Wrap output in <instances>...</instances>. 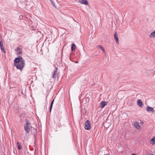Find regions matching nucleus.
Listing matches in <instances>:
<instances>
[{
  "label": "nucleus",
  "mask_w": 155,
  "mask_h": 155,
  "mask_svg": "<svg viewBox=\"0 0 155 155\" xmlns=\"http://www.w3.org/2000/svg\"><path fill=\"white\" fill-rule=\"evenodd\" d=\"M25 61L22 58H21V61L20 63L16 64L15 66H16L17 68L22 71L25 65Z\"/></svg>",
  "instance_id": "1"
},
{
  "label": "nucleus",
  "mask_w": 155,
  "mask_h": 155,
  "mask_svg": "<svg viewBox=\"0 0 155 155\" xmlns=\"http://www.w3.org/2000/svg\"><path fill=\"white\" fill-rule=\"evenodd\" d=\"M26 124L24 125L25 130L27 133H29L30 131V128L29 126L30 125V123L28 119L25 120Z\"/></svg>",
  "instance_id": "2"
},
{
  "label": "nucleus",
  "mask_w": 155,
  "mask_h": 155,
  "mask_svg": "<svg viewBox=\"0 0 155 155\" xmlns=\"http://www.w3.org/2000/svg\"><path fill=\"white\" fill-rule=\"evenodd\" d=\"M91 124L90 121L88 120H87L85 123L84 128L86 130H88L90 129Z\"/></svg>",
  "instance_id": "3"
},
{
  "label": "nucleus",
  "mask_w": 155,
  "mask_h": 155,
  "mask_svg": "<svg viewBox=\"0 0 155 155\" xmlns=\"http://www.w3.org/2000/svg\"><path fill=\"white\" fill-rule=\"evenodd\" d=\"M21 58H22L21 56H19V57L15 59L14 60V65L15 66L16 64L20 63L21 60Z\"/></svg>",
  "instance_id": "4"
},
{
  "label": "nucleus",
  "mask_w": 155,
  "mask_h": 155,
  "mask_svg": "<svg viewBox=\"0 0 155 155\" xmlns=\"http://www.w3.org/2000/svg\"><path fill=\"white\" fill-rule=\"evenodd\" d=\"M58 70L57 69L55 68L54 70L52 72V78H55L58 76L57 74Z\"/></svg>",
  "instance_id": "5"
},
{
  "label": "nucleus",
  "mask_w": 155,
  "mask_h": 155,
  "mask_svg": "<svg viewBox=\"0 0 155 155\" xmlns=\"http://www.w3.org/2000/svg\"><path fill=\"white\" fill-rule=\"evenodd\" d=\"M147 111L149 112H151L152 113H154L155 112V110L153 107H150L149 106H148L147 107L146 109Z\"/></svg>",
  "instance_id": "6"
},
{
  "label": "nucleus",
  "mask_w": 155,
  "mask_h": 155,
  "mask_svg": "<svg viewBox=\"0 0 155 155\" xmlns=\"http://www.w3.org/2000/svg\"><path fill=\"white\" fill-rule=\"evenodd\" d=\"M108 102H106L104 101H102L100 103V107L104 108V107L107 104Z\"/></svg>",
  "instance_id": "7"
},
{
  "label": "nucleus",
  "mask_w": 155,
  "mask_h": 155,
  "mask_svg": "<svg viewBox=\"0 0 155 155\" xmlns=\"http://www.w3.org/2000/svg\"><path fill=\"white\" fill-rule=\"evenodd\" d=\"M0 47L2 51L5 53V51L3 46V43L2 41H0Z\"/></svg>",
  "instance_id": "8"
},
{
  "label": "nucleus",
  "mask_w": 155,
  "mask_h": 155,
  "mask_svg": "<svg viewBox=\"0 0 155 155\" xmlns=\"http://www.w3.org/2000/svg\"><path fill=\"white\" fill-rule=\"evenodd\" d=\"M78 2L81 4L86 5H87L88 4V2L87 0H78Z\"/></svg>",
  "instance_id": "9"
},
{
  "label": "nucleus",
  "mask_w": 155,
  "mask_h": 155,
  "mask_svg": "<svg viewBox=\"0 0 155 155\" xmlns=\"http://www.w3.org/2000/svg\"><path fill=\"white\" fill-rule=\"evenodd\" d=\"M114 38L117 44H119V39L116 32L114 33Z\"/></svg>",
  "instance_id": "10"
},
{
  "label": "nucleus",
  "mask_w": 155,
  "mask_h": 155,
  "mask_svg": "<svg viewBox=\"0 0 155 155\" xmlns=\"http://www.w3.org/2000/svg\"><path fill=\"white\" fill-rule=\"evenodd\" d=\"M137 105L140 107H142L143 105V103L141 100L139 99L137 102Z\"/></svg>",
  "instance_id": "11"
},
{
  "label": "nucleus",
  "mask_w": 155,
  "mask_h": 155,
  "mask_svg": "<svg viewBox=\"0 0 155 155\" xmlns=\"http://www.w3.org/2000/svg\"><path fill=\"white\" fill-rule=\"evenodd\" d=\"M16 51L18 54H22V50L19 47H18Z\"/></svg>",
  "instance_id": "12"
},
{
  "label": "nucleus",
  "mask_w": 155,
  "mask_h": 155,
  "mask_svg": "<svg viewBox=\"0 0 155 155\" xmlns=\"http://www.w3.org/2000/svg\"><path fill=\"white\" fill-rule=\"evenodd\" d=\"M149 37L152 38H153L155 37V31L150 33L149 35Z\"/></svg>",
  "instance_id": "13"
},
{
  "label": "nucleus",
  "mask_w": 155,
  "mask_h": 155,
  "mask_svg": "<svg viewBox=\"0 0 155 155\" xmlns=\"http://www.w3.org/2000/svg\"><path fill=\"white\" fill-rule=\"evenodd\" d=\"M134 126L135 127L137 128L138 129H140V127L139 126V124L137 122H135L134 124Z\"/></svg>",
  "instance_id": "14"
},
{
  "label": "nucleus",
  "mask_w": 155,
  "mask_h": 155,
  "mask_svg": "<svg viewBox=\"0 0 155 155\" xmlns=\"http://www.w3.org/2000/svg\"><path fill=\"white\" fill-rule=\"evenodd\" d=\"M76 47L74 43L72 44L71 50L72 51H73L76 48Z\"/></svg>",
  "instance_id": "15"
},
{
  "label": "nucleus",
  "mask_w": 155,
  "mask_h": 155,
  "mask_svg": "<svg viewBox=\"0 0 155 155\" xmlns=\"http://www.w3.org/2000/svg\"><path fill=\"white\" fill-rule=\"evenodd\" d=\"M150 142L152 144H154L155 143V137H154L150 140Z\"/></svg>",
  "instance_id": "16"
},
{
  "label": "nucleus",
  "mask_w": 155,
  "mask_h": 155,
  "mask_svg": "<svg viewBox=\"0 0 155 155\" xmlns=\"http://www.w3.org/2000/svg\"><path fill=\"white\" fill-rule=\"evenodd\" d=\"M54 101V100H53L51 102V105H50V113L51 112V109H52V106H53V104Z\"/></svg>",
  "instance_id": "17"
},
{
  "label": "nucleus",
  "mask_w": 155,
  "mask_h": 155,
  "mask_svg": "<svg viewBox=\"0 0 155 155\" xmlns=\"http://www.w3.org/2000/svg\"><path fill=\"white\" fill-rule=\"evenodd\" d=\"M54 101V100H53L51 102V105H50V113L51 112V109H52V106H53V104Z\"/></svg>",
  "instance_id": "18"
},
{
  "label": "nucleus",
  "mask_w": 155,
  "mask_h": 155,
  "mask_svg": "<svg viewBox=\"0 0 155 155\" xmlns=\"http://www.w3.org/2000/svg\"><path fill=\"white\" fill-rule=\"evenodd\" d=\"M17 145L18 146V149L19 150H21V148H22L20 144L19 143V142H17Z\"/></svg>",
  "instance_id": "19"
},
{
  "label": "nucleus",
  "mask_w": 155,
  "mask_h": 155,
  "mask_svg": "<svg viewBox=\"0 0 155 155\" xmlns=\"http://www.w3.org/2000/svg\"><path fill=\"white\" fill-rule=\"evenodd\" d=\"M100 49H101L103 52L105 51V50L104 48L100 45H98L97 46Z\"/></svg>",
  "instance_id": "20"
},
{
  "label": "nucleus",
  "mask_w": 155,
  "mask_h": 155,
  "mask_svg": "<svg viewBox=\"0 0 155 155\" xmlns=\"http://www.w3.org/2000/svg\"><path fill=\"white\" fill-rule=\"evenodd\" d=\"M50 1H51L52 4L56 8V6L55 5V4H54V2L52 0H50Z\"/></svg>",
  "instance_id": "21"
},
{
  "label": "nucleus",
  "mask_w": 155,
  "mask_h": 155,
  "mask_svg": "<svg viewBox=\"0 0 155 155\" xmlns=\"http://www.w3.org/2000/svg\"><path fill=\"white\" fill-rule=\"evenodd\" d=\"M75 62L76 63H78V61H76Z\"/></svg>",
  "instance_id": "22"
},
{
  "label": "nucleus",
  "mask_w": 155,
  "mask_h": 155,
  "mask_svg": "<svg viewBox=\"0 0 155 155\" xmlns=\"http://www.w3.org/2000/svg\"><path fill=\"white\" fill-rule=\"evenodd\" d=\"M148 155H153L152 154H149Z\"/></svg>",
  "instance_id": "23"
},
{
  "label": "nucleus",
  "mask_w": 155,
  "mask_h": 155,
  "mask_svg": "<svg viewBox=\"0 0 155 155\" xmlns=\"http://www.w3.org/2000/svg\"><path fill=\"white\" fill-rule=\"evenodd\" d=\"M132 155H136L135 154H133Z\"/></svg>",
  "instance_id": "24"
},
{
  "label": "nucleus",
  "mask_w": 155,
  "mask_h": 155,
  "mask_svg": "<svg viewBox=\"0 0 155 155\" xmlns=\"http://www.w3.org/2000/svg\"><path fill=\"white\" fill-rule=\"evenodd\" d=\"M5 155H6L5 154Z\"/></svg>",
  "instance_id": "25"
}]
</instances>
